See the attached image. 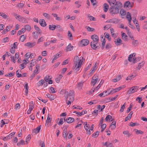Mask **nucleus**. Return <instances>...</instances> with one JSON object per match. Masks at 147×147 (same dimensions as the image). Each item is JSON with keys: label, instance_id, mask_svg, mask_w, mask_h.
I'll use <instances>...</instances> for the list:
<instances>
[{"label": "nucleus", "instance_id": "nucleus-51", "mask_svg": "<svg viewBox=\"0 0 147 147\" xmlns=\"http://www.w3.org/2000/svg\"><path fill=\"white\" fill-rule=\"evenodd\" d=\"M85 123L84 126L85 129H89L90 127L89 125H88L87 122L85 123Z\"/></svg>", "mask_w": 147, "mask_h": 147}, {"label": "nucleus", "instance_id": "nucleus-36", "mask_svg": "<svg viewBox=\"0 0 147 147\" xmlns=\"http://www.w3.org/2000/svg\"><path fill=\"white\" fill-rule=\"evenodd\" d=\"M140 59L141 58L140 57H138L136 58L135 57H133V60L134 61V63H136L138 62V61H140Z\"/></svg>", "mask_w": 147, "mask_h": 147}, {"label": "nucleus", "instance_id": "nucleus-8", "mask_svg": "<svg viewBox=\"0 0 147 147\" xmlns=\"http://www.w3.org/2000/svg\"><path fill=\"white\" fill-rule=\"evenodd\" d=\"M89 42V40H88L85 39H82L81 41V43L83 46H87L88 45Z\"/></svg>", "mask_w": 147, "mask_h": 147}, {"label": "nucleus", "instance_id": "nucleus-17", "mask_svg": "<svg viewBox=\"0 0 147 147\" xmlns=\"http://www.w3.org/2000/svg\"><path fill=\"white\" fill-rule=\"evenodd\" d=\"M115 42V44L116 45L119 46L122 40L119 38H118L116 40Z\"/></svg>", "mask_w": 147, "mask_h": 147}, {"label": "nucleus", "instance_id": "nucleus-7", "mask_svg": "<svg viewBox=\"0 0 147 147\" xmlns=\"http://www.w3.org/2000/svg\"><path fill=\"white\" fill-rule=\"evenodd\" d=\"M107 23H117L119 22L118 20L116 18H113L107 20L106 22Z\"/></svg>", "mask_w": 147, "mask_h": 147}, {"label": "nucleus", "instance_id": "nucleus-59", "mask_svg": "<svg viewBox=\"0 0 147 147\" xmlns=\"http://www.w3.org/2000/svg\"><path fill=\"white\" fill-rule=\"evenodd\" d=\"M38 73H35V72L34 71L33 73H32V75L30 77V78H31V79H32Z\"/></svg>", "mask_w": 147, "mask_h": 147}, {"label": "nucleus", "instance_id": "nucleus-62", "mask_svg": "<svg viewBox=\"0 0 147 147\" xmlns=\"http://www.w3.org/2000/svg\"><path fill=\"white\" fill-rule=\"evenodd\" d=\"M111 26L110 24H108L105 26L104 27V30L108 29L110 28Z\"/></svg>", "mask_w": 147, "mask_h": 147}, {"label": "nucleus", "instance_id": "nucleus-21", "mask_svg": "<svg viewBox=\"0 0 147 147\" xmlns=\"http://www.w3.org/2000/svg\"><path fill=\"white\" fill-rule=\"evenodd\" d=\"M104 11L106 12L109 8L108 5L107 3H105L104 4Z\"/></svg>", "mask_w": 147, "mask_h": 147}, {"label": "nucleus", "instance_id": "nucleus-12", "mask_svg": "<svg viewBox=\"0 0 147 147\" xmlns=\"http://www.w3.org/2000/svg\"><path fill=\"white\" fill-rule=\"evenodd\" d=\"M107 1L109 3L111 7H114L116 3V0H107Z\"/></svg>", "mask_w": 147, "mask_h": 147}, {"label": "nucleus", "instance_id": "nucleus-26", "mask_svg": "<svg viewBox=\"0 0 147 147\" xmlns=\"http://www.w3.org/2000/svg\"><path fill=\"white\" fill-rule=\"evenodd\" d=\"M123 88V87L120 86V87H119L118 88H116L115 89H113V93H114L117 92L119 91Z\"/></svg>", "mask_w": 147, "mask_h": 147}, {"label": "nucleus", "instance_id": "nucleus-63", "mask_svg": "<svg viewBox=\"0 0 147 147\" xmlns=\"http://www.w3.org/2000/svg\"><path fill=\"white\" fill-rule=\"evenodd\" d=\"M60 56V54L57 53L54 56V59H56Z\"/></svg>", "mask_w": 147, "mask_h": 147}, {"label": "nucleus", "instance_id": "nucleus-6", "mask_svg": "<svg viewBox=\"0 0 147 147\" xmlns=\"http://www.w3.org/2000/svg\"><path fill=\"white\" fill-rule=\"evenodd\" d=\"M91 39L93 41L91 42H98L99 41V38L98 36L96 34H94L92 35L91 36Z\"/></svg>", "mask_w": 147, "mask_h": 147}, {"label": "nucleus", "instance_id": "nucleus-5", "mask_svg": "<svg viewBox=\"0 0 147 147\" xmlns=\"http://www.w3.org/2000/svg\"><path fill=\"white\" fill-rule=\"evenodd\" d=\"M98 76L96 75H94L92 77V80L91 82V84L93 86L97 82L98 80Z\"/></svg>", "mask_w": 147, "mask_h": 147}, {"label": "nucleus", "instance_id": "nucleus-28", "mask_svg": "<svg viewBox=\"0 0 147 147\" xmlns=\"http://www.w3.org/2000/svg\"><path fill=\"white\" fill-rule=\"evenodd\" d=\"M18 20L21 22L23 23H26V19L23 17H20L18 19Z\"/></svg>", "mask_w": 147, "mask_h": 147}, {"label": "nucleus", "instance_id": "nucleus-29", "mask_svg": "<svg viewBox=\"0 0 147 147\" xmlns=\"http://www.w3.org/2000/svg\"><path fill=\"white\" fill-rule=\"evenodd\" d=\"M121 36L123 39L124 40H127L128 36L126 35L124 33H123L121 34Z\"/></svg>", "mask_w": 147, "mask_h": 147}, {"label": "nucleus", "instance_id": "nucleus-48", "mask_svg": "<svg viewBox=\"0 0 147 147\" xmlns=\"http://www.w3.org/2000/svg\"><path fill=\"white\" fill-rule=\"evenodd\" d=\"M68 98H69V100L71 101L72 102L74 100V96H68Z\"/></svg>", "mask_w": 147, "mask_h": 147}, {"label": "nucleus", "instance_id": "nucleus-1", "mask_svg": "<svg viewBox=\"0 0 147 147\" xmlns=\"http://www.w3.org/2000/svg\"><path fill=\"white\" fill-rule=\"evenodd\" d=\"M83 59V57H81L80 58L77 56L74 57V69L76 72L78 71L81 67Z\"/></svg>", "mask_w": 147, "mask_h": 147}, {"label": "nucleus", "instance_id": "nucleus-40", "mask_svg": "<svg viewBox=\"0 0 147 147\" xmlns=\"http://www.w3.org/2000/svg\"><path fill=\"white\" fill-rule=\"evenodd\" d=\"M123 134L125 135H127L128 137H129L131 135V134L129 133L128 131H125L123 132Z\"/></svg>", "mask_w": 147, "mask_h": 147}, {"label": "nucleus", "instance_id": "nucleus-49", "mask_svg": "<svg viewBox=\"0 0 147 147\" xmlns=\"http://www.w3.org/2000/svg\"><path fill=\"white\" fill-rule=\"evenodd\" d=\"M87 30L89 32H92L94 30V29L93 28H91L89 26H88L87 28Z\"/></svg>", "mask_w": 147, "mask_h": 147}, {"label": "nucleus", "instance_id": "nucleus-30", "mask_svg": "<svg viewBox=\"0 0 147 147\" xmlns=\"http://www.w3.org/2000/svg\"><path fill=\"white\" fill-rule=\"evenodd\" d=\"M104 34L106 38H107L109 41L111 40V37L109 35V34L108 32H105Z\"/></svg>", "mask_w": 147, "mask_h": 147}, {"label": "nucleus", "instance_id": "nucleus-20", "mask_svg": "<svg viewBox=\"0 0 147 147\" xmlns=\"http://www.w3.org/2000/svg\"><path fill=\"white\" fill-rule=\"evenodd\" d=\"M74 48L73 46H71V44L69 43V45L66 47V50L67 51H71L73 50Z\"/></svg>", "mask_w": 147, "mask_h": 147}, {"label": "nucleus", "instance_id": "nucleus-22", "mask_svg": "<svg viewBox=\"0 0 147 147\" xmlns=\"http://www.w3.org/2000/svg\"><path fill=\"white\" fill-rule=\"evenodd\" d=\"M65 98H66V104L68 105H70L71 104V101L70 100H68V96L65 95Z\"/></svg>", "mask_w": 147, "mask_h": 147}, {"label": "nucleus", "instance_id": "nucleus-24", "mask_svg": "<svg viewBox=\"0 0 147 147\" xmlns=\"http://www.w3.org/2000/svg\"><path fill=\"white\" fill-rule=\"evenodd\" d=\"M63 77V76L62 75H60L57 78H56L55 81L57 83H59L60 82V80Z\"/></svg>", "mask_w": 147, "mask_h": 147}, {"label": "nucleus", "instance_id": "nucleus-25", "mask_svg": "<svg viewBox=\"0 0 147 147\" xmlns=\"http://www.w3.org/2000/svg\"><path fill=\"white\" fill-rule=\"evenodd\" d=\"M49 28L50 30H53L56 28V26L55 25H49Z\"/></svg>", "mask_w": 147, "mask_h": 147}, {"label": "nucleus", "instance_id": "nucleus-18", "mask_svg": "<svg viewBox=\"0 0 147 147\" xmlns=\"http://www.w3.org/2000/svg\"><path fill=\"white\" fill-rule=\"evenodd\" d=\"M66 95L68 96H74V91L73 90H71L69 91V93H68V92H66Z\"/></svg>", "mask_w": 147, "mask_h": 147}, {"label": "nucleus", "instance_id": "nucleus-33", "mask_svg": "<svg viewBox=\"0 0 147 147\" xmlns=\"http://www.w3.org/2000/svg\"><path fill=\"white\" fill-rule=\"evenodd\" d=\"M41 125H40L37 127V128L34 130V132L36 133H39L41 129Z\"/></svg>", "mask_w": 147, "mask_h": 147}, {"label": "nucleus", "instance_id": "nucleus-15", "mask_svg": "<svg viewBox=\"0 0 147 147\" xmlns=\"http://www.w3.org/2000/svg\"><path fill=\"white\" fill-rule=\"evenodd\" d=\"M136 54L135 53H133V54H131L128 57V61L130 62H131L132 61V59H133V58L135 56Z\"/></svg>", "mask_w": 147, "mask_h": 147}, {"label": "nucleus", "instance_id": "nucleus-50", "mask_svg": "<svg viewBox=\"0 0 147 147\" xmlns=\"http://www.w3.org/2000/svg\"><path fill=\"white\" fill-rule=\"evenodd\" d=\"M91 2L92 3L93 6L95 5L97 3V1L96 0H90Z\"/></svg>", "mask_w": 147, "mask_h": 147}, {"label": "nucleus", "instance_id": "nucleus-44", "mask_svg": "<svg viewBox=\"0 0 147 147\" xmlns=\"http://www.w3.org/2000/svg\"><path fill=\"white\" fill-rule=\"evenodd\" d=\"M111 119V116L110 115H107L105 119L106 121H110V119Z\"/></svg>", "mask_w": 147, "mask_h": 147}, {"label": "nucleus", "instance_id": "nucleus-47", "mask_svg": "<svg viewBox=\"0 0 147 147\" xmlns=\"http://www.w3.org/2000/svg\"><path fill=\"white\" fill-rule=\"evenodd\" d=\"M16 49L15 47H12L10 49V52L12 54H14L15 52V49Z\"/></svg>", "mask_w": 147, "mask_h": 147}, {"label": "nucleus", "instance_id": "nucleus-34", "mask_svg": "<svg viewBox=\"0 0 147 147\" xmlns=\"http://www.w3.org/2000/svg\"><path fill=\"white\" fill-rule=\"evenodd\" d=\"M107 92V91H103L100 94H99L98 95L100 97H104L106 96H107V94H104V93H106Z\"/></svg>", "mask_w": 147, "mask_h": 147}, {"label": "nucleus", "instance_id": "nucleus-57", "mask_svg": "<svg viewBox=\"0 0 147 147\" xmlns=\"http://www.w3.org/2000/svg\"><path fill=\"white\" fill-rule=\"evenodd\" d=\"M51 118H50L49 117V116H48V117L46 121V122L49 123H50L51 120Z\"/></svg>", "mask_w": 147, "mask_h": 147}, {"label": "nucleus", "instance_id": "nucleus-16", "mask_svg": "<svg viewBox=\"0 0 147 147\" xmlns=\"http://www.w3.org/2000/svg\"><path fill=\"white\" fill-rule=\"evenodd\" d=\"M126 18L128 20V21L129 22V23H130L132 18L131 14L129 12H128L127 13Z\"/></svg>", "mask_w": 147, "mask_h": 147}, {"label": "nucleus", "instance_id": "nucleus-14", "mask_svg": "<svg viewBox=\"0 0 147 147\" xmlns=\"http://www.w3.org/2000/svg\"><path fill=\"white\" fill-rule=\"evenodd\" d=\"M133 113L132 111H131L130 113L125 118L124 121L126 122L128 120L130 119L132 117V115H133Z\"/></svg>", "mask_w": 147, "mask_h": 147}, {"label": "nucleus", "instance_id": "nucleus-10", "mask_svg": "<svg viewBox=\"0 0 147 147\" xmlns=\"http://www.w3.org/2000/svg\"><path fill=\"white\" fill-rule=\"evenodd\" d=\"M36 43L35 42H29L25 44V45L32 48L35 45Z\"/></svg>", "mask_w": 147, "mask_h": 147}, {"label": "nucleus", "instance_id": "nucleus-53", "mask_svg": "<svg viewBox=\"0 0 147 147\" xmlns=\"http://www.w3.org/2000/svg\"><path fill=\"white\" fill-rule=\"evenodd\" d=\"M12 15H13L16 18V19H17L19 17H20V16L15 13H12Z\"/></svg>", "mask_w": 147, "mask_h": 147}, {"label": "nucleus", "instance_id": "nucleus-38", "mask_svg": "<svg viewBox=\"0 0 147 147\" xmlns=\"http://www.w3.org/2000/svg\"><path fill=\"white\" fill-rule=\"evenodd\" d=\"M43 83H44V80H41L37 83V86H40L42 85L43 84Z\"/></svg>", "mask_w": 147, "mask_h": 147}, {"label": "nucleus", "instance_id": "nucleus-60", "mask_svg": "<svg viewBox=\"0 0 147 147\" xmlns=\"http://www.w3.org/2000/svg\"><path fill=\"white\" fill-rule=\"evenodd\" d=\"M83 111L82 112L80 113L79 112H77L76 111H75L73 112L74 113H76V114L78 115L81 116L82 115H84V114H83Z\"/></svg>", "mask_w": 147, "mask_h": 147}, {"label": "nucleus", "instance_id": "nucleus-13", "mask_svg": "<svg viewBox=\"0 0 147 147\" xmlns=\"http://www.w3.org/2000/svg\"><path fill=\"white\" fill-rule=\"evenodd\" d=\"M64 119L65 121H66L68 123H71L74 120V119L72 117H68L65 120V119L64 118Z\"/></svg>", "mask_w": 147, "mask_h": 147}, {"label": "nucleus", "instance_id": "nucleus-54", "mask_svg": "<svg viewBox=\"0 0 147 147\" xmlns=\"http://www.w3.org/2000/svg\"><path fill=\"white\" fill-rule=\"evenodd\" d=\"M50 89L51 90V92L52 93H55L56 92V91H55V89L54 88L52 87H51L50 88Z\"/></svg>", "mask_w": 147, "mask_h": 147}, {"label": "nucleus", "instance_id": "nucleus-41", "mask_svg": "<svg viewBox=\"0 0 147 147\" xmlns=\"http://www.w3.org/2000/svg\"><path fill=\"white\" fill-rule=\"evenodd\" d=\"M25 28L26 30H27L28 31H30L31 29V27L29 25H27L26 26H25Z\"/></svg>", "mask_w": 147, "mask_h": 147}, {"label": "nucleus", "instance_id": "nucleus-58", "mask_svg": "<svg viewBox=\"0 0 147 147\" xmlns=\"http://www.w3.org/2000/svg\"><path fill=\"white\" fill-rule=\"evenodd\" d=\"M1 16L3 17L4 18L6 19L8 17V16L6 14H5L3 13H2V14L1 15Z\"/></svg>", "mask_w": 147, "mask_h": 147}, {"label": "nucleus", "instance_id": "nucleus-52", "mask_svg": "<svg viewBox=\"0 0 147 147\" xmlns=\"http://www.w3.org/2000/svg\"><path fill=\"white\" fill-rule=\"evenodd\" d=\"M120 13L122 16H125L126 14V12L124 9H121L120 11Z\"/></svg>", "mask_w": 147, "mask_h": 147}, {"label": "nucleus", "instance_id": "nucleus-3", "mask_svg": "<svg viewBox=\"0 0 147 147\" xmlns=\"http://www.w3.org/2000/svg\"><path fill=\"white\" fill-rule=\"evenodd\" d=\"M90 44L91 47L94 50L98 49L101 47L100 44L98 43V42H91Z\"/></svg>", "mask_w": 147, "mask_h": 147}, {"label": "nucleus", "instance_id": "nucleus-46", "mask_svg": "<svg viewBox=\"0 0 147 147\" xmlns=\"http://www.w3.org/2000/svg\"><path fill=\"white\" fill-rule=\"evenodd\" d=\"M51 78L48 75H47L44 78V80L45 82H47L49 79H51Z\"/></svg>", "mask_w": 147, "mask_h": 147}, {"label": "nucleus", "instance_id": "nucleus-11", "mask_svg": "<svg viewBox=\"0 0 147 147\" xmlns=\"http://www.w3.org/2000/svg\"><path fill=\"white\" fill-rule=\"evenodd\" d=\"M39 23L40 25L42 27H44L46 26L47 24L45 22V20L43 19H40L39 21Z\"/></svg>", "mask_w": 147, "mask_h": 147}, {"label": "nucleus", "instance_id": "nucleus-42", "mask_svg": "<svg viewBox=\"0 0 147 147\" xmlns=\"http://www.w3.org/2000/svg\"><path fill=\"white\" fill-rule=\"evenodd\" d=\"M125 103L121 107V109L119 111L121 113L124 110V109L125 108Z\"/></svg>", "mask_w": 147, "mask_h": 147}, {"label": "nucleus", "instance_id": "nucleus-64", "mask_svg": "<svg viewBox=\"0 0 147 147\" xmlns=\"http://www.w3.org/2000/svg\"><path fill=\"white\" fill-rule=\"evenodd\" d=\"M68 36L70 38L71 40H72V36L71 33L70 31H68Z\"/></svg>", "mask_w": 147, "mask_h": 147}, {"label": "nucleus", "instance_id": "nucleus-31", "mask_svg": "<svg viewBox=\"0 0 147 147\" xmlns=\"http://www.w3.org/2000/svg\"><path fill=\"white\" fill-rule=\"evenodd\" d=\"M99 134V131H96L95 133H94L92 135V137L93 138H96L97 137Z\"/></svg>", "mask_w": 147, "mask_h": 147}, {"label": "nucleus", "instance_id": "nucleus-19", "mask_svg": "<svg viewBox=\"0 0 147 147\" xmlns=\"http://www.w3.org/2000/svg\"><path fill=\"white\" fill-rule=\"evenodd\" d=\"M47 98H49L50 100H54L55 99L54 96L52 94H48L46 95Z\"/></svg>", "mask_w": 147, "mask_h": 147}, {"label": "nucleus", "instance_id": "nucleus-2", "mask_svg": "<svg viewBox=\"0 0 147 147\" xmlns=\"http://www.w3.org/2000/svg\"><path fill=\"white\" fill-rule=\"evenodd\" d=\"M122 4L121 2H116L114 7H111L109 8L110 13L112 15L118 13H119V10L122 7Z\"/></svg>", "mask_w": 147, "mask_h": 147}, {"label": "nucleus", "instance_id": "nucleus-45", "mask_svg": "<svg viewBox=\"0 0 147 147\" xmlns=\"http://www.w3.org/2000/svg\"><path fill=\"white\" fill-rule=\"evenodd\" d=\"M43 15L47 19H49L50 18V15L47 13H43Z\"/></svg>", "mask_w": 147, "mask_h": 147}, {"label": "nucleus", "instance_id": "nucleus-27", "mask_svg": "<svg viewBox=\"0 0 147 147\" xmlns=\"http://www.w3.org/2000/svg\"><path fill=\"white\" fill-rule=\"evenodd\" d=\"M97 67L96 63L95 64L93 67L91 69L90 71L91 73H93L97 69Z\"/></svg>", "mask_w": 147, "mask_h": 147}, {"label": "nucleus", "instance_id": "nucleus-61", "mask_svg": "<svg viewBox=\"0 0 147 147\" xmlns=\"http://www.w3.org/2000/svg\"><path fill=\"white\" fill-rule=\"evenodd\" d=\"M38 99L40 100H41L44 103H46L47 101L46 100L43 99L42 98H41V97H39L38 98Z\"/></svg>", "mask_w": 147, "mask_h": 147}, {"label": "nucleus", "instance_id": "nucleus-55", "mask_svg": "<svg viewBox=\"0 0 147 147\" xmlns=\"http://www.w3.org/2000/svg\"><path fill=\"white\" fill-rule=\"evenodd\" d=\"M138 43V41L137 40H135L133 39V41L132 42V45H134L136 46V44Z\"/></svg>", "mask_w": 147, "mask_h": 147}, {"label": "nucleus", "instance_id": "nucleus-4", "mask_svg": "<svg viewBox=\"0 0 147 147\" xmlns=\"http://www.w3.org/2000/svg\"><path fill=\"white\" fill-rule=\"evenodd\" d=\"M139 87L138 86H135L130 88L127 92L128 94H130L134 93L135 92H137L138 90Z\"/></svg>", "mask_w": 147, "mask_h": 147}, {"label": "nucleus", "instance_id": "nucleus-43", "mask_svg": "<svg viewBox=\"0 0 147 147\" xmlns=\"http://www.w3.org/2000/svg\"><path fill=\"white\" fill-rule=\"evenodd\" d=\"M39 67L40 65L39 64L36 65V69L34 71L35 72V73H38V69L39 68Z\"/></svg>", "mask_w": 147, "mask_h": 147}, {"label": "nucleus", "instance_id": "nucleus-56", "mask_svg": "<svg viewBox=\"0 0 147 147\" xmlns=\"http://www.w3.org/2000/svg\"><path fill=\"white\" fill-rule=\"evenodd\" d=\"M30 135H28L26 138V142L28 143V141H30Z\"/></svg>", "mask_w": 147, "mask_h": 147}, {"label": "nucleus", "instance_id": "nucleus-9", "mask_svg": "<svg viewBox=\"0 0 147 147\" xmlns=\"http://www.w3.org/2000/svg\"><path fill=\"white\" fill-rule=\"evenodd\" d=\"M63 127L64 128L63 131V136L65 138H67V136L68 135L67 133V127L65 126H63Z\"/></svg>", "mask_w": 147, "mask_h": 147}, {"label": "nucleus", "instance_id": "nucleus-32", "mask_svg": "<svg viewBox=\"0 0 147 147\" xmlns=\"http://www.w3.org/2000/svg\"><path fill=\"white\" fill-rule=\"evenodd\" d=\"M34 28L37 31L39 34H41L42 32L41 31L40 29L36 25H34Z\"/></svg>", "mask_w": 147, "mask_h": 147}, {"label": "nucleus", "instance_id": "nucleus-37", "mask_svg": "<svg viewBox=\"0 0 147 147\" xmlns=\"http://www.w3.org/2000/svg\"><path fill=\"white\" fill-rule=\"evenodd\" d=\"M19 72H21V71L19 70H18L16 72V76L18 78L22 77V75L20 74H19Z\"/></svg>", "mask_w": 147, "mask_h": 147}, {"label": "nucleus", "instance_id": "nucleus-39", "mask_svg": "<svg viewBox=\"0 0 147 147\" xmlns=\"http://www.w3.org/2000/svg\"><path fill=\"white\" fill-rule=\"evenodd\" d=\"M134 131H136L137 135L139 134H142L143 133V132L140 130H138L137 129H135Z\"/></svg>", "mask_w": 147, "mask_h": 147}, {"label": "nucleus", "instance_id": "nucleus-35", "mask_svg": "<svg viewBox=\"0 0 147 147\" xmlns=\"http://www.w3.org/2000/svg\"><path fill=\"white\" fill-rule=\"evenodd\" d=\"M26 36L25 35H23L21 36L20 38V40L22 42H23L26 39Z\"/></svg>", "mask_w": 147, "mask_h": 147}, {"label": "nucleus", "instance_id": "nucleus-23", "mask_svg": "<svg viewBox=\"0 0 147 147\" xmlns=\"http://www.w3.org/2000/svg\"><path fill=\"white\" fill-rule=\"evenodd\" d=\"M83 84V82H79L77 85V87L79 89H82Z\"/></svg>", "mask_w": 147, "mask_h": 147}]
</instances>
